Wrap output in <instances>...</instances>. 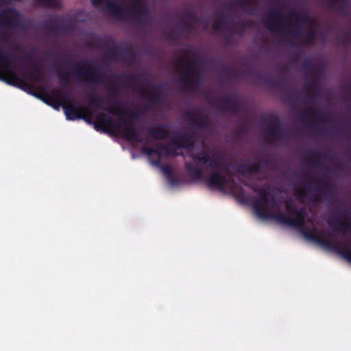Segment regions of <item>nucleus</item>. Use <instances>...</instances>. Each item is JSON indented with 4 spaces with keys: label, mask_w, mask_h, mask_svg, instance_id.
Returning <instances> with one entry per match:
<instances>
[{
    "label": "nucleus",
    "mask_w": 351,
    "mask_h": 351,
    "mask_svg": "<svg viewBox=\"0 0 351 351\" xmlns=\"http://www.w3.org/2000/svg\"><path fill=\"white\" fill-rule=\"evenodd\" d=\"M112 112H112V110L111 109V111H110L111 114H112Z\"/></svg>",
    "instance_id": "412c9836"
},
{
    "label": "nucleus",
    "mask_w": 351,
    "mask_h": 351,
    "mask_svg": "<svg viewBox=\"0 0 351 351\" xmlns=\"http://www.w3.org/2000/svg\"><path fill=\"white\" fill-rule=\"evenodd\" d=\"M150 162L152 165H158V160L162 159L165 156L163 150L158 149L154 150L151 149L147 153Z\"/></svg>",
    "instance_id": "9b49d317"
},
{
    "label": "nucleus",
    "mask_w": 351,
    "mask_h": 351,
    "mask_svg": "<svg viewBox=\"0 0 351 351\" xmlns=\"http://www.w3.org/2000/svg\"><path fill=\"white\" fill-rule=\"evenodd\" d=\"M12 0H0V2L3 5H8L11 3Z\"/></svg>",
    "instance_id": "a211bd4d"
},
{
    "label": "nucleus",
    "mask_w": 351,
    "mask_h": 351,
    "mask_svg": "<svg viewBox=\"0 0 351 351\" xmlns=\"http://www.w3.org/2000/svg\"><path fill=\"white\" fill-rule=\"evenodd\" d=\"M0 25L5 27H22L23 20L15 8L7 7L0 10Z\"/></svg>",
    "instance_id": "0eeeda50"
},
{
    "label": "nucleus",
    "mask_w": 351,
    "mask_h": 351,
    "mask_svg": "<svg viewBox=\"0 0 351 351\" xmlns=\"http://www.w3.org/2000/svg\"><path fill=\"white\" fill-rule=\"evenodd\" d=\"M44 27L53 32H68L74 28V21L70 17L55 16L51 20L44 23Z\"/></svg>",
    "instance_id": "6e6552de"
},
{
    "label": "nucleus",
    "mask_w": 351,
    "mask_h": 351,
    "mask_svg": "<svg viewBox=\"0 0 351 351\" xmlns=\"http://www.w3.org/2000/svg\"><path fill=\"white\" fill-rule=\"evenodd\" d=\"M110 10H111V15L112 14V12H113V6L111 4V8H110Z\"/></svg>",
    "instance_id": "aec40b11"
},
{
    "label": "nucleus",
    "mask_w": 351,
    "mask_h": 351,
    "mask_svg": "<svg viewBox=\"0 0 351 351\" xmlns=\"http://www.w3.org/2000/svg\"><path fill=\"white\" fill-rule=\"evenodd\" d=\"M57 74L58 75L60 80L63 81L65 84H67L69 82V80H68L69 73H63L60 70H58Z\"/></svg>",
    "instance_id": "4468645a"
},
{
    "label": "nucleus",
    "mask_w": 351,
    "mask_h": 351,
    "mask_svg": "<svg viewBox=\"0 0 351 351\" xmlns=\"http://www.w3.org/2000/svg\"><path fill=\"white\" fill-rule=\"evenodd\" d=\"M73 73L80 80L91 85L99 86L104 82V77L99 65L90 60L84 61L82 66L74 67Z\"/></svg>",
    "instance_id": "423d86ee"
},
{
    "label": "nucleus",
    "mask_w": 351,
    "mask_h": 351,
    "mask_svg": "<svg viewBox=\"0 0 351 351\" xmlns=\"http://www.w3.org/2000/svg\"><path fill=\"white\" fill-rule=\"evenodd\" d=\"M92 5L96 8H101L104 5L106 10V15H108V10H110V0H90Z\"/></svg>",
    "instance_id": "f8f14e48"
},
{
    "label": "nucleus",
    "mask_w": 351,
    "mask_h": 351,
    "mask_svg": "<svg viewBox=\"0 0 351 351\" xmlns=\"http://www.w3.org/2000/svg\"><path fill=\"white\" fill-rule=\"evenodd\" d=\"M34 55L32 52L27 53L25 56H20L17 53L10 54L0 48V80L8 84L14 85V82H19L23 86H29L27 83L26 75L19 76L14 71L13 63L11 58H14L23 62L32 69L28 74V78L34 82H41L43 80V73L37 63H30Z\"/></svg>",
    "instance_id": "f03ea898"
},
{
    "label": "nucleus",
    "mask_w": 351,
    "mask_h": 351,
    "mask_svg": "<svg viewBox=\"0 0 351 351\" xmlns=\"http://www.w3.org/2000/svg\"><path fill=\"white\" fill-rule=\"evenodd\" d=\"M11 48H12V49H18L19 47H18V46L13 45V46H12V47H11Z\"/></svg>",
    "instance_id": "6ab92c4d"
},
{
    "label": "nucleus",
    "mask_w": 351,
    "mask_h": 351,
    "mask_svg": "<svg viewBox=\"0 0 351 351\" xmlns=\"http://www.w3.org/2000/svg\"><path fill=\"white\" fill-rule=\"evenodd\" d=\"M38 6L49 8L58 9L61 8V3L57 0H34Z\"/></svg>",
    "instance_id": "9d476101"
},
{
    "label": "nucleus",
    "mask_w": 351,
    "mask_h": 351,
    "mask_svg": "<svg viewBox=\"0 0 351 351\" xmlns=\"http://www.w3.org/2000/svg\"><path fill=\"white\" fill-rule=\"evenodd\" d=\"M0 39L3 43L8 44L10 43L11 36L9 35H3L0 37Z\"/></svg>",
    "instance_id": "dca6fc26"
},
{
    "label": "nucleus",
    "mask_w": 351,
    "mask_h": 351,
    "mask_svg": "<svg viewBox=\"0 0 351 351\" xmlns=\"http://www.w3.org/2000/svg\"><path fill=\"white\" fill-rule=\"evenodd\" d=\"M106 106L104 112H98L97 110L101 108L104 100L95 93H88V104L90 110L94 112L93 118V121L88 123L94 125V128L100 132L105 133L110 136V86L106 87Z\"/></svg>",
    "instance_id": "7ed1b4c3"
},
{
    "label": "nucleus",
    "mask_w": 351,
    "mask_h": 351,
    "mask_svg": "<svg viewBox=\"0 0 351 351\" xmlns=\"http://www.w3.org/2000/svg\"><path fill=\"white\" fill-rule=\"evenodd\" d=\"M105 62L106 66L110 63V44L108 43L106 45L105 49Z\"/></svg>",
    "instance_id": "2eb2a0df"
},
{
    "label": "nucleus",
    "mask_w": 351,
    "mask_h": 351,
    "mask_svg": "<svg viewBox=\"0 0 351 351\" xmlns=\"http://www.w3.org/2000/svg\"><path fill=\"white\" fill-rule=\"evenodd\" d=\"M53 94L56 97L60 99L57 101L58 105L61 106L64 110L66 117L68 120H84L86 123L93 121L94 112L86 106L79 104L74 106L72 104L73 98L71 94L66 90L60 92L58 90L53 91Z\"/></svg>",
    "instance_id": "20e7f679"
},
{
    "label": "nucleus",
    "mask_w": 351,
    "mask_h": 351,
    "mask_svg": "<svg viewBox=\"0 0 351 351\" xmlns=\"http://www.w3.org/2000/svg\"><path fill=\"white\" fill-rule=\"evenodd\" d=\"M62 62L64 64L65 68H69V66H67L66 64L68 62H71V58L67 57L66 60H62Z\"/></svg>",
    "instance_id": "f3484780"
},
{
    "label": "nucleus",
    "mask_w": 351,
    "mask_h": 351,
    "mask_svg": "<svg viewBox=\"0 0 351 351\" xmlns=\"http://www.w3.org/2000/svg\"><path fill=\"white\" fill-rule=\"evenodd\" d=\"M254 208L256 215L261 219H273L297 227H300L303 223L302 212L295 211L287 205H279L265 193L260 195Z\"/></svg>",
    "instance_id": "f257e3e1"
},
{
    "label": "nucleus",
    "mask_w": 351,
    "mask_h": 351,
    "mask_svg": "<svg viewBox=\"0 0 351 351\" xmlns=\"http://www.w3.org/2000/svg\"><path fill=\"white\" fill-rule=\"evenodd\" d=\"M304 237L321 246L342 253L346 259L351 262V248H348L341 243L335 232H320L317 229L303 232Z\"/></svg>",
    "instance_id": "39448f33"
},
{
    "label": "nucleus",
    "mask_w": 351,
    "mask_h": 351,
    "mask_svg": "<svg viewBox=\"0 0 351 351\" xmlns=\"http://www.w3.org/2000/svg\"><path fill=\"white\" fill-rule=\"evenodd\" d=\"M194 162L197 165H201L202 164H206L207 162L206 156L204 154H201L200 156H197L193 158Z\"/></svg>",
    "instance_id": "ddd939ff"
},
{
    "label": "nucleus",
    "mask_w": 351,
    "mask_h": 351,
    "mask_svg": "<svg viewBox=\"0 0 351 351\" xmlns=\"http://www.w3.org/2000/svg\"><path fill=\"white\" fill-rule=\"evenodd\" d=\"M207 182L210 186L221 189H230L234 193L233 185L230 181V177L229 176L223 177L221 173H215L210 176Z\"/></svg>",
    "instance_id": "1a4fd4ad"
}]
</instances>
